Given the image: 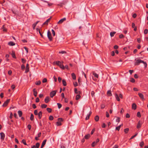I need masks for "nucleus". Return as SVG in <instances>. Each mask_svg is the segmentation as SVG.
I'll return each mask as SVG.
<instances>
[{"label": "nucleus", "mask_w": 148, "mask_h": 148, "mask_svg": "<svg viewBox=\"0 0 148 148\" xmlns=\"http://www.w3.org/2000/svg\"><path fill=\"white\" fill-rule=\"evenodd\" d=\"M138 95L139 97L141 99H144V96L142 94L140 93H138Z\"/></svg>", "instance_id": "f8f14e48"}, {"label": "nucleus", "mask_w": 148, "mask_h": 148, "mask_svg": "<svg viewBox=\"0 0 148 148\" xmlns=\"http://www.w3.org/2000/svg\"><path fill=\"white\" fill-rule=\"evenodd\" d=\"M90 134H87L84 136V138L86 139H88L90 137Z\"/></svg>", "instance_id": "4be33fe9"}, {"label": "nucleus", "mask_w": 148, "mask_h": 148, "mask_svg": "<svg viewBox=\"0 0 148 148\" xmlns=\"http://www.w3.org/2000/svg\"><path fill=\"white\" fill-rule=\"evenodd\" d=\"M132 108L134 110H136V105L135 103H133L132 105Z\"/></svg>", "instance_id": "aec40b11"}, {"label": "nucleus", "mask_w": 148, "mask_h": 148, "mask_svg": "<svg viewBox=\"0 0 148 148\" xmlns=\"http://www.w3.org/2000/svg\"><path fill=\"white\" fill-rule=\"evenodd\" d=\"M66 52L65 51H59V53H62V54H64V53H66Z\"/></svg>", "instance_id": "de8ad7c7"}, {"label": "nucleus", "mask_w": 148, "mask_h": 148, "mask_svg": "<svg viewBox=\"0 0 148 148\" xmlns=\"http://www.w3.org/2000/svg\"><path fill=\"white\" fill-rule=\"evenodd\" d=\"M57 104L58 105V107L59 109H60L62 107V105L60 103H57Z\"/></svg>", "instance_id": "79ce46f5"}, {"label": "nucleus", "mask_w": 148, "mask_h": 148, "mask_svg": "<svg viewBox=\"0 0 148 148\" xmlns=\"http://www.w3.org/2000/svg\"><path fill=\"white\" fill-rule=\"evenodd\" d=\"M12 57L13 58H16V57L15 54L14 52H12Z\"/></svg>", "instance_id": "f704fd0d"}, {"label": "nucleus", "mask_w": 148, "mask_h": 148, "mask_svg": "<svg viewBox=\"0 0 148 148\" xmlns=\"http://www.w3.org/2000/svg\"><path fill=\"white\" fill-rule=\"evenodd\" d=\"M117 119L116 120V121L119 123L120 121V118L119 117H116Z\"/></svg>", "instance_id": "5fc2aeb1"}, {"label": "nucleus", "mask_w": 148, "mask_h": 148, "mask_svg": "<svg viewBox=\"0 0 148 148\" xmlns=\"http://www.w3.org/2000/svg\"><path fill=\"white\" fill-rule=\"evenodd\" d=\"M8 73L9 75H11L12 73V71L10 70L8 71Z\"/></svg>", "instance_id": "0e129e2a"}, {"label": "nucleus", "mask_w": 148, "mask_h": 148, "mask_svg": "<svg viewBox=\"0 0 148 148\" xmlns=\"http://www.w3.org/2000/svg\"><path fill=\"white\" fill-rule=\"evenodd\" d=\"M47 110L49 113H51L52 111L51 109L49 108H47Z\"/></svg>", "instance_id": "2f4dec72"}, {"label": "nucleus", "mask_w": 148, "mask_h": 148, "mask_svg": "<svg viewBox=\"0 0 148 148\" xmlns=\"http://www.w3.org/2000/svg\"><path fill=\"white\" fill-rule=\"evenodd\" d=\"M1 139V140H3L4 139L5 137V134L3 132H1L0 133Z\"/></svg>", "instance_id": "423d86ee"}, {"label": "nucleus", "mask_w": 148, "mask_h": 148, "mask_svg": "<svg viewBox=\"0 0 148 148\" xmlns=\"http://www.w3.org/2000/svg\"><path fill=\"white\" fill-rule=\"evenodd\" d=\"M107 95L108 96H111L112 95L111 93V91L110 90H108L107 92Z\"/></svg>", "instance_id": "a211bd4d"}, {"label": "nucleus", "mask_w": 148, "mask_h": 148, "mask_svg": "<svg viewBox=\"0 0 148 148\" xmlns=\"http://www.w3.org/2000/svg\"><path fill=\"white\" fill-rule=\"evenodd\" d=\"M42 112L41 111H40L38 114V118L39 119H41L42 116Z\"/></svg>", "instance_id": "6ab92c4d"}, {"label": "nucleus", "mask_w": 148, "mask_h": 148, "mask_svg": "<svg viewBox=\"0 0 148 148\" xmlns=\"http://www.w3.org/2000/svg\"><path fill=\"white\" fill-rule=\"evenodd\" d=\"M141 124L140 123V121H139L137 125V128H139L141 127Z\"/></svg>", "instance_id": "dca6fc26"}, {"label": "nucleus", "mask_w": 148, "mask_h": 148, "mask_svg": "<svg viewBox=\"0 0 148 148\" xmlns=\"http://www.w3.org/2000/svg\"><path fill=\"white\" fill-rule=\"evenodd\" d=\"M41 83V81L40 80H39L35 82V84L37 85H40Z\"/></svg>", "instance_id": "c85d7f7f"}, {"label": "nucleus", "mask_w": 148, "mask_h": 148, "mask_svg": "<svg viewBox=\"0 0 148 148\" xmlns=\"http://www.w3.org/2000/svg\"><path fill=\"white\" fill-rule=\"evenodd\" d=\"M71 76L73 79L75 80L76 79V76L74 73H71Z\"/></svg>", "instance_id": "2eb2a0df"}, {"label": "nucleus", "mask_w": 148, "mask_h": 148, "mask_svg": "<svg viewBox=\"0 0 148 148\" xmlns=\"http://www.w3.org/2000/svg\"><path fill=\"white\" fill-rule=\"evenodd\" d=\"M137 116L138 117H141V115L140 112H138L137 114Z\"/></svg>", "instance_id": "8fccbe9b"}, {"label": "nucleus", "mask_w": 148, "mask_h": 148, "mask_svg": "<svg viewBox=\"0 0 148 148\" xmlns=\"http://www.w3.org/2000/svg\"><path fill=\"white\" fill-rule=\"evenodd\" d=\"M58 121H59L60 122H62V121H63V119L62 118H58Z\"/></svg>", "instance_id": "37998d69"}, {"label": "nucleus", "mask_w": 148, "mask_h": 148, "mask_svg": "<svg viewBox=\"0 0 148 148\" xmlns=\"http://www.w3.org/2000/svg\"><path fill=\"white\" fill-rule=\"evenodd\" d=\"M91 111H90L89 113V114H88V115H87L86 118V119H85L86 120H88L89 118V117L91 114Z\"/></svg>", "instance_id": "9d476101"}, {"label": "nucleus", "mask_w": 148, "mask_h": 148, "mask_svg": "<svg viewBox=\"0 0 148 148\" xmlns=\"http://www.w3.org/2000/svg\"><path fill=\"white\" fill-rule=\"evenodd\" d=\"M49 101V97L48 96H47L46 97L45 99V103H47Z\"/></svg>", "instance_id": "ddd939ff"}, {"label": "nucleus", "mask_w": 148, "mask_h": 148, "mask_svg": "<svg viewBox=\"0 0 148 148\" xmlns=\"http://www.w3.org/2000/svg\"><path fill=\"white\" fill-rule=\"evenodd\" d=\"M36 148H38L40 146V143H37L36 144Z\"/></svg>", "instance_id": "49530a36"}, {"label": "nucleus", "mask_w": 148, "mask_h": 148, "mask_svg": "<svg viewBox=\"0 0 148 148\" xmlns=\"http://www.w3.org/2000/svg\"><path fill=\"white\" fill-rule=\"evenodd\" d=\"M22 62L23 63H25L26 60L24 58H22L21 59Z\"/></svg>", "instance_id": "6e6d98bb"}, {"label": "nucleus", "mask_w": 148, "mask_h": 148, "mask_svg": "<svg viewBox=\"0 0 148 148\" xmlns=\"http://www.w3.org/2000/svg\"><path fill=\"white\" fill-rule=\"evenodd\" d=\"M47 36L49 41H51L52 40V37L51 36V32L49 30L48 31Z\"/></svg>", "instance_id": "7ed1b4c3"}, {"label": "nucleus", "mask_w": 148, "mask_h": 148, "mask_svg": "<svg viewBox=\"0 0 148 148\" xmlns=\"http://www.w3.org/2000/svg\"><path fill=\"white\" fill-rule=\"evenodd\" d=\"M31 126L29 124L27 126V127L29 130H30L31 129Z\"/></svg>", "instance_id": "bf43d9fd"}, {"label": "nucleus", "mask_w": 148, "mask_h": 148, "mask_svg": "<svg viewBox=\"0 0 148 148\" xmlns=\"http://www.w3.org/2000/svg\"><path fill=\"white\" fill-rule=\"evenodd\" d=\"M96 122H97L99 119V117L97 115L95 116L94 118Z\"/></svg>", "instance_id": "412c9836"}, {"label": "nucleus", "mask_w": 148, "mask_h": 148, "mask_svg": "<svg viewBox=\"0 0 148 148\" xmlns=\"http://www.w3.org/2000/svg\"><path fill=\"white\" fill-rule=\"evenodd\" d=\"M18 113L19 115V116L20 117H21L23 113L22 112L21 110H19L18 112Z\"/></svg>", "instance_id": "5701e85b"}, {"label": "nucleus", "mask_w": 148, "mask_h": 148, "mask_svg": "<svg viewBox=\"0 0 148 148\" xmlns=\"http://www.w3.org/2000/svg\"><path fill=\"white\" fill-rule=\"evenodd\" d=\"M34 119V116L32 114H31L30 117V119L31 121H33Z\"/></svg>", "instance_id": "c756f323"}, {"label": "nucleus", "mask_w": 148, "mask_h": 148, "mask_svg": "<svg viewBox=\"0 0 148 148\" xmlns=\"http://www.w3.org/2000/svg\"><path fill=\"white\" fill-rule=\"evenodd\" d=\"M10 99H8L6 101H5L3 104L2 105V106L3 107H5L7 106L8 103L10 101Z\"/></svg>", "instance_id": "39448f33"}, {"label": "nucleus", "mask_w": 148, "mask_h": 148, "mask_svg": "<svg viewBox=\"0 0 148 148\" xmlns=\"http://www.w3.org/2000/svg\"><path fill=\"white\" fill-rule=\"evenodd\" d=\"M53 117L52 116L50 115L49 116V119L50 120L52 121V120H53Z\"/></svg>", "instance_id": "a19ab883"}, {"label": "nucleus", "mask_w": 148, "mask_h": 148, "mask_svg": "<svg viewBox=\"0 0 148 148\" xmlns=\"http://www.w3.org/2000/svg\"><path fill=\"white\" fill-rule=\"evenodd\" d=\"M73 85L75 87H76L78 86V83L77 82H73Z\"/></svg>", "instance_id": "3c124183"}, {"label": "nucleus", "mask_w": 148, "mask_h": 148, "mask_svg": "<svg viewBox=\"0 0 148 148\" xmlns=\"http://www.w3.org/2000/svg\"><path fill=\"white\" fill-rule=\"evenodd\" d=\"M34 113L35 115H37L38 114V110H35L34 111Z\"/></svg>", "instance_id": "603ef678"}, {"label": "nucleus", "mask_w": 148, "mask_h": 148, "mask_svg": "<svg viewBox=\"0 0 148 148\" xmlns=\"http://www.w3.org/2000/svg\"><path fill=\"white\" fill-rule=\"evenodd\" d=\"M47 141V139H45L42 142V144L45 145Z\"/></svg>", "instance_id": "864d4df0"}, {"label": "nucleus", "mask_w": 148, "mask_h": 148, "mask_svg": "<svg viewBox=\"0 0 148 148\" xmlns=\"http://www.w3.org/2000/svg\"><path fill=\"white\" fill-rule=\"evenodd\" d=\"M91 95L92 97H95V92L93 91H91Z\"/></svg>", "instance_id": "58836bf2"}, {"label": "nucleus", "mask_w": 148, "mask_h": 148, "mask_svg": "<svg viewBox=\"0 0 148 148\" xmlns=\"http://www.w3.org/2000/svg\"><path fill=\"white\" fill-rule=\"evenodd\" d=\"M103 128H105L106 127V125L104 123H103L101 126Z\"/></svg>", "instance_id": "774afa93"}, {"label": "nucleus", "mask_w": 148, "mask_h": 148, "mask_svg": "<svg viewBox=\"0 0 148 148\" xmlns=\"http://www.w3.org/2000/svg\"><path fill=\"white\" fill-rule=\"evenodd\" d=\"M135 60L136 61V62H135L134 64L135 65H138L140 63H143L145 67H146L147 64L146 62L140 59L136 60V59H135Z\"/></svg>", "instance_id": "f257e3e1"}, {"label": "nucleus", "mask_w": 148, "mask_h": 148, "mask_svg": "<svg viewBox=\"0 0 148 148\" xmlns=\"http://www.w3.org/2000/svg\"><path fill=\"white\" fill-rule=\"evenodd\" d=\"M56 64L57 65L59 66L62 69H65V67L59 61H56Z\"/></svg>", "instance_id": "f03ea898"}, {"label": "nucleus", "mask_w": 148, "mask_h": 148, "mask_svg": "<svg viewBox=\"0 0 148 148\" xmlns=\"http://www.w3.org/2000/svg\"><path fill=\"white\" fill-rule=\"evenodd\" d=\"M129 130V129L128 128H126L124 130V132L125 134H127L128 133V131Z\"/></svg>", "instance_id": "72a5a7b5"}, {"label": "nucleus", "mask_w": 148, "mask_h": 148, "mask_svg": "<svg viewBox=\"0 0 148 148\" xmlns=\"http://www.w3.org/2000/svg\"><path fill=\"white\" fill-rule=\"evenodd\" d=\"M47 105L45 104H43L41 105V107L42 108H45L47 107Z\"/></svg>", "instance_id": "bb28decb"}, {"label": "nucleus", "mask_w": 148, "mask_h": 148, "mask_svg": "<svg viewBox=\"0 0 148 148\" xmlns=\"http://www.w3.org/2000/svg\"><path fill=\"white\" fill-rule=\"evenodd\" d=\"M57 91L56 90H53L50 93V95L51 97L52 98L55 96Z\"/></svg>", "instance_id": "20e7f679"}, {"label": "nucleus", "mask_w": 148, "mask_h": 148, "mask_svg": "<svg viewBox=\"0 0 148 148\" xmlns=\"http://www.w3.org/2000/svg\"><path fill=\"white\" fill-rule=\"evenodd\" d=\"M29 71V64H27L26 65V67L25 68V73H28Z\"/></svg>", "instance_id": "0eeeda50"}, {"label": "nucleus", "mask_w": 148, "mask_h": 148, "mask_svg": "<svg viewBox=\"0 0 148 148\" xmlns=\"http://www.w3.org/2000/svg\"><path fill=\"white\" fill-rule=\"evenodd\" d=\"M96 144L97 143H95V141H94L92 143V147H94L96 145Z\"/></svg>", "instance_id": "ea45409f"}, {"label": "nucleus", "mask_w": 148, "mask_h": 148, "mask_svg": "<svg viewBox=\"0 0 148 148\" xmlns=\"http://www.w3.org/2000/svg\"><path fill=\"white\" fill-rule=\"evenodd\" d=\"M39 101V99L38 97H37L36 98V103H38Z\"/></svg>", "instance_id": "338daca9"}, {"label": "nucleus", "mask_w": 148, "mask_h": 148, "mask_svg": "<svg viewBox=\"0 0 148 148\" xmlns=\"http://www.w3.org/2000/svg\"><path fill=\"white\" fill-rule=\"evenodd\" d=\"M93 75L94 76L97 78H98L99 77V75L95 72H93Z\"/></svg>", "instance_id": "cd10ccee"}, {"label": "nucleus", "mask_w": 148, "mask_h": 148, "mask_svg": "<svg viewBox=\"0 0 148 148\" xmlns=\"http://www.w3.org/2000/svg\"><path fill=\"white\" fill-rule=\"evenodd\" d=\"M124 37V35L123 34H121L119 35V38H122Z\"/></svg>", "instance_id": "052dcab7"}, {"label": "nucleus", "mask_w": 148, "mask_h": 148, "mask_svg": "<svg viewBox=\"0 0 148 148\" xmlns=\"http://www.w3.org/2000/svg\"><path fill=\"white\" fill-rule=\"evenodd\" d=\"M33 91L34 92V95L35 97H36L37 96V92L36 90V89L34 88Z\"/></svg>", "instance_id": "9b49d317"}, {"label": "nucleus", "mask_w": 148, "mask_h": 148, "mask_svg": "<svg viewBox=\"0 0 148 148\" xmlns=\"http://www.w3.org/2000/svg\"><path fill=\"white\" fill-rule=\"evenodd\" d=\"M56 125L57 126H60L62 125V123L58 121L56 123Z\"/></svg>", "instance_id": "7c9ffc66"}, {"label": "nucleus", "mask_w": 148, "mask_h": 148, "mask_svg": "<svg viewBox=\"0 0 148 148\" xmlns=\"http://www.w3.org/2000/svg\"><path fill=\"white\" fill-rule=\"evenodd\" d=\"M22 142L25 145H27V144L26 143V140H25L23 139L22 141Z\"/></svg>", "instance_id": "e433bc0d"}, {"label": "nucleus", "mask_w": 148, "mask_h": 148, "mask_svg": "<svg viewBox=\"0 0 148 148\" xmlns=\"http://www.w3.org/2000/svg\"><path fill=\"white\" fill-rule=\"evenodd\" d=\"M115 98L116 99V100L118 101H120V99L119 97V96L118 94H116L115 95Z\"/></svg>", "instance_id": "b1692460"}, {"label": "nucleus", "mask_w": 148, "mask_h": 148, "mask_svg": "<svg viewBox=\"0 0 148 148\" xmlns=\"http://www.w3.org/2000/svg\"><path fill=\"white\" fill-rule=\"evenodd\" d=\"M36 29L37 31V32H39V33L40 34V36H41V37H42V38H43V36L42 35V33H41L40 29L39 28H37Z\"/></svg>", "instance_id": "f3484780"}, {"label": "nucleus", "mask_w": 148, "mask_h": 148, "mask_svg": "<svg viewBox=\"0 0 148 148\" xmlns=\"http://www.w3.org/2000/svg\"><path fill=\"white\" fill-rule=\"evenodd\" d=\"M81 97V96L79 95H77L76 96L75 99L76 100H78Z\"/></svg>", "instance_id": "c9c22d12"}, {"label": "nucleus", "mask_w": 148, "mask_h": 148, "mask_svg": "<svg viewBox=\"0 0 148 148\" xmlns=\"http://www.w3.org/2000/svg\"><path fill=\"white\" fill-rule=\"evenodd\" d=\"M51 18V17H50L48 19H47L43 23V25H48V23Z\"/></svg>", "instance_id": "1a4fd4ad"}, {"label": "nucleus", "mask_w": 148, "mask_h": 148, "mask_svg": "<svg viewBox=\"0 0 148 148\" xmlns=\"http://www.w3.org/2000/svg\"><path fill=\"white\" fill-rule=\"evenodd\" d=\"M106 117H109V115L108 112H106Z\"/></svg>", "instance_id": "e2e57ef3"}, {"label": "nucleus", "mask_w": 148, "mask_h": 148, "mask_svg": "<svg viewBox=\"0 0 148 148\" xmlns=\"http://www.w3.org/2000/svg\"><path fill=\"white\" fill-rule=\"evenodd\" d=\"M66 20V18H63L61 20H60L58 22V24H60L62 23L64 21H65Z\"/></svg>", "instance_id": "6e6552de"}, {"label": "nucleus", "mask_w": 148, "mask_h": 148, "mask_svg": "<svg viewBox=\"0 0 148 148\" xmlns=\"http://www.w3.org/2000/svg\"><path fill=\"white\" fill-rule=\"evenodd\" d=\"M120 127H121V125H119L118 127H116V130L119 131L120 130Z\"/></svg>", "instance_id": "a18cd8bd"}, {"label": "nucleus", "mask_w": 148, "mask_h": 148, "mask_svg": "<svg viewBox=\"0 0 148 148\" xmlns=\"http://www.w3.org/2000/svg\"><path fill=\"white\" fill-rule=\"evenodd\" d=\"M137 134H138L137 133H136V134H135L133 136H132L131 137V138L130 139H132L133 138H134V137H136L137 136Z\"/></svg>", "instance_id": "13d9d810"}, {"label": "nucleus", "mask_w": 148, "mask_h": 148, "mask_svg": "<svg viewBox=\"0 0 148 148\" xmlns=\"http://www.w3.org/2000/svg\"><path fill=\"white\" fill-rule=\"evenodd\" d=\"M8 45L10 46H13L15 45V43L13 42L10 41L8 42Z\"/></svg>", "instance_id": "4468645a"}, {"label": "nucleus", "mask_w": 148, "mask_h": 148, "mask_svg": "<svg viewBox=\"0 0 148 148\" xmlns=\"http://www.w3.org/2000/svg\"><path fill=\"white\" fill-rule=\"evenodd\" d=\"M74 92L76 94H78L79 92V94H80V91H77V89L76 88H74Z\"/></svg>", "instance_id": "473e14b6"}, {"label": "nucleus", "mask_w": 148, "mask_h": 148, "mask_svg": "<svg viewBox=\"0 0 148 148\" xmlns=\"http://www.w3.org/2000/svg\"><path fill=\"white\" fill-rule=\"evenodd\" d=\"M105 106L104 104H102L101 105V108L103 109L105 107Z\"/></svg>", "instance_id": "680f3d73"}, {"label": "nucleus", "mask_w": 148, "mask_h": 148, "mask_svg": "<svg viewBox=\"0 0 148 148\" xmlns=\"http://www.w3.org/2000/svg\"><path fill=\"white\" fill-rule=\"evenodd\" d=\"M148 33V30L147 29H145L144 31V33L145 34H147Z\"/></svg>", "instance_id": "69168bd1"}, {"label": "nucleus", "mask_w": 148, "mask_h": 148, "mask_svg": "<svg viewBox=\"0 0 148 148\" xmlns=\"http://www.w3.org/2000/svg\"><path fill=\"white\" fill-rule=\"evenodd\" d=\"M130 82L132 83H134L135 82V80L133 78H131L130 79Z\"/></svg>", "instance_id": "c03bdc74"}, {"label": "nucleus", "mask_w": 148, "mask_h": 148, "mask_svg": "<svg viewBox=\"0 0 148 148\" xmlns=\"http://www.w3.org/2000/svg\"><path fill=\"white\" fill-rule=\"evenodd\" d=\"M47 80L46 78H44L42 80V82L43 83L46 82H47Z\"/></svg>", "instance_id": "09e8293b"}, {"label": "nucleus", "mask_w": 148, "mask_h": 148, "mask_svg": "<svg viewBox=\"0 0 148 148\" xmlns=\"http://www.w3.org/2000/svg\"><path fill=\"white\" fill-rule=\"evenodd\" d=\"M144 145V143L143 141H142L140 143V146L141 147H143V146Z\"/></svg>", "instance_id": "4c0bfd02"}, {"label": "nucleus", "mask_w": 148, "mask_h": 148, "mask_svg": "<svg viewBox=\"0 0 148 148\" xmlns=\"http://www.w3.org/2000/svg\"><path fill=\"white\" fill-rule=\"evenodd\" d=\"M25 66L24 64H22L21 66V69L22 70H24L25 69Z\"/></svg>", "instance_id": "4d7b16f0"}, {"label": "nucleus", "mask_w": 148, "mask_h": 148, "mask_svg": "<svg viewBox=\"0 0 148 148\" xmlns=\"http://www.w3.org/2000/svg\"><path fill=\"white\" fill-rule=\"evenodd\" d=\"M62 82L64 86H65L66 85V80L65 79H63L62 81Z\"/></svg>", "instance_id": "393cba45"}, {"label": "nucleus", "mask_w": 148, "mask_h": 148, "mask_svg": "<svg viewBox=\"0 0 148 148\" xmlns=\"http://www.w3.org/2000/svg\"><path fill=\"white\" fill-rule=\"evenodd\" d=\"M115 32H111L110 33V36L111 37H113L114 36V35L116 34Z\"/></svg>", "instance_id": "a878e982"}]
</instances>
